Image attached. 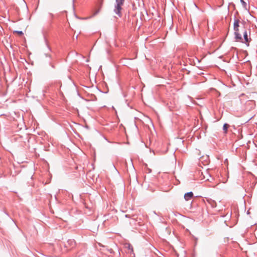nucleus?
<instances>
[{
    "instance_id": "4",
    "label": "nucleus",
    "mask_w": 257,
    "mask_h": 257,
    "mask_svg": "<svg viewBox=\"0 0 257 257\" xmlns=\"http://www.w3.org/2000/svg\"><path fill=\"white\" fill-rule=\"evenodd\" d=\"M193 196V193L192 192L185 193L184 195V198L186 201L190 200Z\"/></svg>"
},
{
    "instance_id": "7",
    "label": "nucleus",
    "mask_w": 257,
    "mask_h": 257,
    "mask_svg": "<svg viewBox=\"0 0 257 257\" xmlns=\"http://www.w3.org/2000/svg\"><path fill=\"white\" fill-rule=\"evenodd\" d=\"M240 3L242 4L243 7L245 8L246 6V3L243 0H239Z\"/></svg>"
},
{
    "instance_id": "1",
    "label": "nucleus",
    "mask_w": 257,
    "mask_h": 257,
    "mask_svg": "<svg viewBox=\"0 0 257 257\" xmlns=\"http://www.w3.org/2000/svg\"><path fill=\"white\" fill-rule=\"evenodd\" d=\"M239 20H235L233 23V29L234 31L235 38L236 41H239L242 40L241 35L239 33Z\"/></svg>"
},
{
    "instance_id": "5",
    "label": "nucleus",
    "mask_w": 257,
    "mask_h": 257,
    "mask_svg": "<svg viewBox=\"0 0 257 257\" xmlns=\"http://www.w3.org/2000/svg\"><path fill=\"white\" fill-rule=\"evenodd\" d=\"M125 247L127 248L129 250H130L131 252H133V247L131 244H130V243H127L125 244Z\"/></svg>"
},
{
    "instance_id": "3",
    "label": "nucleus",
    "mask_w": 257,
    "mask_h": 257,
    "mask_svg": "<svg viewBox=\"0 0 257 257\" xmlns=\"http://www.w3.org/2000/svg\"><path fill=\"white\" fill-rule=\"evenodd\" d=\"M243 38H244V41H242L243 39H242V40L240 41L241 42L247 44V43H248L250 41V39L248 38V36H247L246 31H244L243 32Z\"/></svg>"
},
{
    "instance_id": "6",
    "label": "nucleus",
    "mask_w": 257,
    "mask_h": 257,
    "mask_svg": "<svg viewBox=\"0 0 257 257\" xmlns=\"http://www.w3.org/2000/svg\"><path fill=\"white\" fill-rule=\"evenodd\" d=\"M229 127V125L227 123H225L223 125V129L225 133H226L227 131L228 128Z\"/></svg>"
},
{
    "instance_id": "2",
    "label": "nucleus",
    "mask_w": 257,
    "mask_h": 257,
    "mask_svg": "<svg viewBox=\"0 0 257 257\" xmlns=\"http://www.w3.org/2000/svg\"><path fill=\"white\" fill-rule=\"evenodd\" d=\"M124 0H116V6L114 9V11L116 14L120 16V11L121 10V6L123 4Z\"/></svg>"
},
{
    "instance_id": "8",
    "label": "nucleus",
    "mask_w": 257,
    "mask_h": 257,
    "mask_svg": "<svg viewBox=\"0 0 257 257\" xmlns=\"http://www.w3.org/2000/svg\"><path fill=\"white\" fill-rule=\"evenodd\" d=\"M14 33H17L19 35H22L23 34V33L22 31H15Z\"/></svg>"
}]
</instances>
